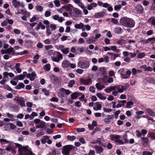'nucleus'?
<instances>
[{"instance_id": "9d476101", "label": "nucleus", "mask_w": 155, "mask_h": 155, "mask_svg": "<svg viewBox=\"0 0 155 155\" xmlns=\"http://www.w3.org/2000/svg\"><path fill=\"white\" fill-rule=\"evenodd\" d=\"M12 5L15 8H18L20 6L24 7V5L22 2H20L17 0H12Z\"/></svg>"}, {"instance_id": "72a5a7b5", "label": "nucleus", "mask_w": 155, "mask_h": 155, "mask_svg": "<svg viewBox=\"0 0 155 155\" xmlns=\"http://www.w3.org/2000/svg\"><path fill=\"white\" fill-rule=\"evenodd\" d=\"M39 58V55L38 54H37L34 57V60L33 62L34 63L36 64L38 62V60Z\"/></svg>"}, {"instance_id": "0eeeda50", "label": "nucleus", "mask_w": 155, "mask_h": 155, "mask_svg": "<svg viewBox=\"0 0 155 155\" xmlns=\"http://www.w3.org/2000/svg\"><path fill=\"white\" fill-rule=\"evenodd\" d=\"M73 146L72 145H68L63 147L62 153L64 155H68L70 151L73 149Z\"/></svg>"}, {"instance_id": "4be33fe9", "label": "nucleus", "mask_w": 155, "mask_h": 155, "mask_svg": "<svg viewBox=\"0 0 155 155\" xmlns=\"http://www.w3.org/2000/svg\"><path fill=\"white\" fill-rule=\"evenodd\" d=\"M145 110L146 112L150 116H155V113L151 109L148 108L146 109Z\"/></svg>"}, {"instance_id": "8fccbe9b", "label": "nucleus", "mask_w": 155, "mask_h": 155, "mask_svg": "<svg viewBox=\"0 0 155 155\" xmlns=\"http://www.w3.org/2000/svg\"><path fill=\"white\" fill-rule=\"evenodd\" d=\"M121 7L122 6L121 5H116L114 6V9L115 10L117 11H119L120 10Z\"/></svg>"}, {"instance_id": "39448f33", "label": "nucleus", "mask_w": 155, "mask_h": 155, "mask_svg": "<svg viewBox=\"0 0 155 155\" xmlns=\"http://www.w3.org/2000/svg\"><path fill=\"white\" fill-rule=\"evenodd\" d=\"M90 66V63L88 61H79L78 63V66L82 69L88 68Z\"/></svg>"}, {"instance_id": "338daca9", "label": "nucleus", "mask_w": 155, "mask_h": 155, "mask_svg": "<svg viewBox=\"0 0 155 155\" xmlns=\"http://www.w3.org/2000/svg\"><path fill=\"white\" fill-rule=\"evenodd\" d=\"M111 21L115 25H117L118 23V21L114 18H111Z\"/></svg>"}, {"instance_id": "6e6d98bb", "label": "nucleus", "mask_w": 155, "mask_h": 155, "mask_svg": "<svg viewBox=\"0 0 155 155\" xmlns=\"http://www.w3.org/2000/svg\"><path fill=\"white\" fill-rule=\"evenodd\" d=\"M94 42V41L93 40L92 38L91 37H90L87 40V43L88 44H91V43H93Z\"/></svg>"}, {"instance_id": "de8ad7c7", "label": "nucleus", "mask_w": 155, "mask_h": 155, "mask_svg": "<svg viewBox=\"0 0 155 155\" xmlns=\"http://www.w3.org/2000/svg\"><path fill=\"white\" fill-rule=\"evenodd\" d=\"M35 8L36 10L39 12H41L43 10V8L41 5H37L35 6Z\"/></svg>"}, {"instance_id": "3c124183", "label": "nucleus", "mask_w": 155, "mask_h": 155, "mask_svg": "<svg viewBox=\"0 0 155 155\" xmlns=\"http://www.w3.org/2000/svg\"><path fill=\"white\" fill-rule=\"evenodd\" d=\"M77 50L80 54H81L84 51V47L78 48L77 49Z\"/></svg>"}, {"instance_id": "c85d7f7f", "label": "nucleus", "mask_w": 155, "mask_h": 155, "mask_svg": "<svg viewBox=\"0 0 155 155\" xmlns=\"http://www.w3.org/2000/svg\"><path fill=\"white\" fill-rule=\"evenodd\" d=\"M25 86V85L23 83H21L15 87V88L17 89H19L24 88Z\"/></svg>"}, {"instance_id": "f704fd0d", "label": "nucleus", "mask_w": 155, "mask_h": 155, "mask_svg": "<svg viewBox=\"0 0 155 155\" xmlns=\"http://www.w3.org/2000/svg\"><path fill=\"white\" fill-rule=\"evenodd\" d=\"M148 135L149 137L153 139H155V133L150 132L148 133Z\"/></svg>"}, {"instance_id": "b1692460", "label": "nucleus", "mask_w": 155, "mask_h": 155, "mask_svg": "<svg viewBox=\"0 0 155 155\" xmlns=\"http://www.w3.org/2000/svg\"><path fill=\"white\" fill-rule=\"evenodd\" d=\"M20 66V64L19 63H16L15 66V68L16 71L18 73H20L21 72V70L19 68Z\"/></svg>"}, {"instance_id": "09e8293b", "label": "nucleus", "mask_w": 155, "mask_h": 155, "mask_svg": "<svg viewBox=\"0 0 155 155\" xmlns=\"http://www.w3.org/2000/svg\"><path fill=\"white\" fill-rule=\"evenodd\" d=\"M27 46L28 47H31L33 45V42L31 40H28L26 41Z\"/></svg>"}, {"instance_id": "79ce46f5", "label": "nucleus", "mask_w": 155, "mask_h": 155, "mask_svg": "<svg viewBox=\"0 0 155 155\" xmlns=\"http://www.w3.org/2000/svg\"><path fill=\"white\" fill-rule=\"evenodd\" d=\"M118 72L120 75V77L122 75L125 73V69L124 68H121L118 70Z\"/></svg>"}, {"instance_id": "ddd939ff", "label": "nucleus", "mask_w": 155, "mask_h": 155, "mask_svg": "<svg viewBox=\"0 0 155 155\" xmlns=\"http://www.w3.org/2000/svg\"><path fill=\"white\" fill-rule=\"evenodd\" d=\"M114 117V116L113 115H108L106 118H105L104 120L106 124H108L111 121V120Z\"/></svg>"}, {"instance_id": "a211bd4d", "label": "nucleus", "mask_w": 155, "mask_h": 155, "mask_svg": "<svg viewBox=\"0 0 155 155\" xmlns=\"http://www.w3.org/2000/svg\"><path fill=\"white\" fill-rule=\"evenodd\" d=\"M94 148L95 149L97 153L99 154L102 153L104 150L100 146L94 147Z\"/></svg>"}, {"instance_id": "bf43d9fd", "label": "nucleus", "mask_w": 155, "mask_h": 155, "mask_svg": "<svg viewBox=\"0 0 155 155\" xmlns=\"http://www.w3.org/2000/svg\"><path fill=\"white\" fill-rule=\"evenodd\" d=\"M52 40L53 41H56L58 39V36L56 35H52Z\"/></svg>"}, {"instance_id": "a18cd8bd", "label": "nucleus", "mask_w": 155, "mask_h": 155, "mask_svg": "<svg viewBox=\"0 0 155 155\" xmlns=\"http://www.w3.org/2000/svg\"><path fill=\"white\" fill-rule=\"evenodd\" d=\"M14 143L12 142V143H10L8 145V146L12 150V152H14L15 149V147L13 145Z\"/></svg>"}, {"instance_id": "f257e3e1", "label": "nucleus", "mask_w": 155, "mask_h": 155, "mask_svg": "<svg viewBox=\"0 0 155 155\" xmlns=\"http://www.w3.org/2000/svg\"><path fill=\"white\" fill-rule=\"evenodd\" d=\"M120 24L126 27L133 28L134 26V22L132 19L126 17H123L120 20Z\"/></svg>"}, {"instance_id": "a878e982", "label": "nucleus", "mask_w": 155, "mask_h": 155, "mask_svg": "<svg viewBox=\"0 0 155 155\" xmlns=\"http://www.w3.org/2000/svg\"><path fill=\"white\" fill-rule=\"evenodd\" d=\"M96 95L98 98L101 100H104L106 99V97L100 93H97Z\"/></svg>"}, {"instance_id": "680f3d73", "label": "nucleus", "mask_w": 155, "mask_h": 155, "mask_svg": "<svg viewBox=\"0 0 155 155\" xmlns=\"http://www.w3.org/2000/svg\"><path fill=\"white\" fill-rule=\"evenodd\" d=\"M54 2L57 7H59L61 5V4L58 0H55L54 1Z\"/></svg>"}, {"instance_id": "5701e85b", "label": "nucleus", "mask_w": 155, "mask_h": 155, "mask_svg": "<svg viewBox=\"0 0 155 155\" xmlns=\"http://www.w3.org/2000/svg\"><path fill=\"white\" fill-rule=\"evenodd\" d=\"M148 22L151 25H155V17H152L150 18L148 20Z\"/></svg>"}, {"instance_id": "2eb2a0df", "label": "nucleus", "mask_w": 155, "mask_h": 155, "mask_svg": "<svg viewBox=\"0 0 155 155\" xmlns=\"http://www.w3.org/2000/svg\"><path fill=\"white\" fill-rule=\"evenodd\" d=\"M70 62L67 60H64L61 64L62 67L64 68H68L69 66Z\"/></svg>"}, {"instance_id": "864d4df0", "label": "nucleus", "mask_w": 155, "mask_h": 155, "mask_svg": "<svg viewBox=\"0 0 155 155\" xmlns=\"http://www.w3.org/2000/svg\"><path fill=\"white\" fill-rule=\"evenodd\" d=\"M18 104L21 107H24L25 106V102L23 100H18Z\"/></svg>"}, {"instance_id": "c03bdc74", "label": "nucleus", "mask_w": 155, "mask_h": 155, "mask_svg": "<svg viewBox=\"0 0 155 155\" xmlns=\"http://www.w3.org/2000/svg\"><path fill=\"white\" fill-rule=\"evenodd\" d=\"M24 76L22 74L18 75L16 76V78L17 80H22L24 79Z\"/></svg>"}, {"instance_id": "dca6fc26", "label": "nucleus", "mask_w": 155, "mask_h": 155, "mask_svg": "<svg viewBox=\"0 0 155 155\" xmlns=\"http://www.w3.org/2000/svg\"><path fill=\"white\" fill-rule=\"evenodd\" d=\"M95 86L97 90L99 91H101L102 89L105 88V86L100 82L96 83Z\"/></svg>"}, {"instance_id": "cd10ccee", "label": "nucleus", "mask_w": 155, "mask_h": 155, "mask_svg": "<svg viewBox=\"0 0 155 155\" xmlns=\"http://www.w3.org/2000/svg\"><path fill=\"white\" fill-rule=\"evenodd\" d=\"M104 13L102 12L97 13L95 15V17L97 18H100L104 16Z\"/></svg>"}, {"instance_id": "37998d69", "label": "nucleus", "mask_w": 155, "mask_h": 155, "mask_svg": "<svg viewBox=\"0 0 155 155\" xmlns=\"http://www.w3.org/2000/svg\"><path fill=\"white\" fill-rule=\"evenodd\" d=\"M67 139L71 141H73L76 139V137L74 136L68 135L67 137Z\"/></svg>"}, {"instance_id": "9b49d317", "label": "nucleus", "mask_w": 155, "mask_h": 155, "mask_svg": "<svg viewBox=\"0 0 155 155\" xmlns=\"http://www.w3.org/2000/svg\"><path fill=\"white\" fill-rule=\"evenodd\" d=\"M131 72L130 71L128 70L123 74L121 78L122 79H127L129 78L131 75Z\"/></svg>"}, {"instance_id": "0e129e2a", "label": "nucleus", "mask_w": 155, "mask_h": 155, "mask_svg": "<svg viewBox=\"0 0 155 155\" xmlns=\"http://www.w3.org/2000/svg\"><path fill=\"white\" fill-rule=\"evenodd\" d=\"M51 12L49 11H47L45 13V16L46 17H48L51 15Z\"/></svg>"}, {"instance_id": "6ab92c4d", "label": "nucleus", "mask_w": 155, "mask_h": 155, "mask_svg": "<svg viewBox=\"0 0 155 155\" xmlns=\"http://www.w3.org/2000/svg\"><path fill=\"white\" fill-rule=\"evenodd\" d=\"M97 6V4L94 2L92 3L87 6V8L89 10H91Z\"/></svg>"}, {"instance_id": "423d86ee", "label": "nucleus", "mask_w": 155, "mask_h": 155, "mask_svg": "<svg viewBox=\"0 0 155 155\" xmlns=\"http://www.w3.org/2000/svg\"><path fill=\"white\" fill-rule=\"evenodd\" d=\"M70 94L71 91L70 90L62 88L58 93V96L59 97L63 98L64 97L65 94L69 95Z\"/></svg>"}, {"instance_id": "ea45409f", "label": "nucleus", "mask_w": 155, "mask_h": 155, "mask_svg": "<svg viewBox=\"0 0 155 155\" xmlns=\"http://www.w3.org/2000/svg\"><path fill=\"white\" fill-rule=\"evenodd\" d=\"M126 42L125 40L121 39L117 41V43L119 45H123L126 43Z\"/></svg>"}, {"instance_id": "e433bc0d", "label": "nucleus", "mask_w": 155, "mask_h": 155, "mask_svg": "<svg viewBox=\"0 0 155 155\" xmlns=\"http://www.w3.org/2000/svg\"><path fill=\"white\" fill-rule=\"evenodd\" d=\"M121 88L123 90V91L128 89L129 87V84L127 83L125 84L124 85H121Z\"/></svg>"}, {"instance_id": "bb28decb", "label": "nucleus", "mask_w": 155, "mask_h": 155, "mask_svg": "<svg viewBox=\"0 0 155 155\" xmlns=\"http://www.w3.org/2000/svg\"><path fill=\"white\" fill-rule=\"evenodd\" d=\"M110 50L113 51L115 52L118 53L120 51V50L117 49V47L116 46H110Z\"/></svg>"}, {"instance_id": "58836bf2", "label": "nucleus", "mask_w": 155, "mask_h": 155, "mask_svg": "<svg viewBox=\"0 0 155 155\" xmlns=\"http://www.w3.org/2000/svg\"><path fill=\"white\" fill-rule=\"evenodd\" d=\"M145 56V54L144 52H141L139 53L137 55L138 58L141 59L144 57Z\"/></svg>"}, {"instance_id": "6e6552de", "label": "nucleus", "mask_w": 155, "mask_h": 155, "mask_svg": "<svg viewBox=\"0 0 155 155\" xmlns=\"http://www.w3.org/2000/svg\"><path fill=\"white\" fill-rule=\"evenodd\" d=\"M80 82L81 84L88 85L92 84V80L90 78L84 79L81 78L80 81Z\"/></svg>"}, {"instance_id": "603ef678", "label": "nucleus", "mask_w": 155, "mask_h": 155, "mask_svg": "<svg viewBox=\"0 0 155 155\" xmlns=\"http://www.w3.org/2000/svg\"><path fill=\"white\" fill-rule=\"evenodd\" d=\"M71 99L74 100L76 99L78 97V94L76 92L74 93L71 94Z\"/></svg>"}, {"instance_id": "412c9836", "label": "nucleus", "mask_w": 155, "mask_h": 155, "mask_svg": "<svg viewBox=\"0 0 155 155\" xmlns=\"http://www.w3.org/2000/svg\"><path fill=\"white\" fill-rule=\"evenodd\" d=\"M143 141V145H147L149 142V139L147 137H142L141 138Z\"/></svg>"}, {"instance_id": "4c0bfd02", "label": "nucleus", "mask_w": 155, "mask_h": 155, "mask_svg": "<svg viewBox=\"0 0 155 155\" xmlns=\"http://www.w3.org/2000/svg\"><path fill=\"white\" fill-rule=\"evenodd\" d=\"M46 33L47 36H49V35L52 34L51 30L50 29L49 26H46Z\"/></svg>"}, {"instance_id": "2f4dec72", "label": "nucleus", "mask_w": 155, "mask_h": 155, "mask_svg": "<svg viewBox=\"0 0 155 155\" xmlns=\"http://www.w3.org/2000/svg\"><path fill=\"white\" fill-rule=\"evenodd\" d=\"M69 48L64 47L63 48V49L61 50V51L64 54H67L69 52Z\"/></svg>"}, {"instance_id": "4468645a", "label": "nucleus", "mask_w": 155, "mask_h": 155, "mask_svg": "<svg viewBox=\"0 0 155 155\" xmlns=\"http://www.w3.org/2000/svg\"><path fill=\"white\" fill-rule=\"evenodd\" d=\"M101 105L99 102L95 103L93 107L94 110L95 111L101 110Z\"/></svg>"}, {"instance_id": "f3484780", "label": "nucleus", "mask_w": 155, "mask_h": 155, "mask_svg": "<svg viewBox=\"0 0 155 155\" xmlns=\"http://www.w3.org/2000/svg\"><path fill=\"white\" fill-rule=\"evenodd\" d=\"M36 127L37 128H46L45 122L41 121V122L36 126Z\"/></svg>"}, {"instance_id": "473e14b6", "label": "nucleus", "mask_w": 155, "mask_h": 155, "mask_svg": "<svg viewBox=\"0 0 155 155\" xmlns=\"http://www.w3.org/2000/svg\"><path fill=\"white\" fill-rule=\"evenodd\" d=\"M51 68V66L50 64H47L44 66V69L45 70L47 71H49Z\"/></svg>"}, {"instance_id": "20e7f679", "label": "nucleus", "mask_w": 155, "mask_h": 155, "mask_svg": "<svg viewBox=\"0 0 155 155\" xmlns=\"http://www.w3.org/2000/svg\"><path fill=\"white\" fill-rule=\"evenodd\" d=\"M74 27L77 29H81L82 31H84L86 30L87 31H90L91 28L89 25H84L83 23H80L79 24L75 25Z\"/></svg>"}, {"instance_id": "052dcab7", "label": "nucleus", "mask_w": 155, "mask_h": 155, "mask_svg": "<svg viewBox=\"0 0 155 155\" xmlns=\"http://www.w3.org/2000/svg\"><path fill=\"white\" fill-rule=\"evenodd\" d=\"M153 153L152 152L145 151L143 152L142 155H152Z\"/></svg>"}, {"instance_id": "aec40b11", "label": "nucleus", "mask_w": 155, "mask_h": 155, "mask_svg": "<svg viewBox=\"0 0 155 155\" xmlns=\"http://www.w3.org/2000/svg\"><path fill=\"white\" fill-rule=\"evenodd\" d=\"M136 10L140 13H142L143 12V9L142 5H137L136 7Z\"/></svg>"}, {"instance_id": "13d9d810", "label": "nucleus", "mask_w": 155, "mask_h": 155, "mask_svg": "<svg viewBox=\"0 0 155 155\" xmlns=\"http://www.w3.org/2000/svg\"><path fill=\"white\" fill-rule=\"evenodd\" d=\"M2 142L6 143H12V141L7 140L5 139H0V143H2Z\"/></svg>"}, {"instance_id": "1a4fd4ad", "label": "nucleus", "mask_w": 155, "mask_h": 155, "mask_svg": "<svg viewBox=\"0 0 155 155\" xmlns=\"http://www.w3.org/2000/svg\"><path fill=\"white\" fill-rule=\"evenodd\" d=\"M55 53H56L57 57L52 56L51 57V59L55 62H58L60 60L62 59V55L59 52H55Z\"/></svg>"}, {"instance_id": "7ed1b4c3", "label": "nucleus", "mask_w": 155, "mask_h": 155, "mask_svg": "<svg viewBox=\"0 0 155 155\" xmlns=\"http://www.w3.org/2000/svg\"><path fill=\"white\" fill-rule=\"evenodd\" d=\"M109 137L111 140L117 143L119 145L124 144V142L120 140L121 136L120 135L111 134L109 136Z\"/></svg>"}, {"instance_id": "49530a36", "label": "nucleus", "mask_w": 155, "mask_h": 155, "mask_svg": "<svg viewBox=\"0 0 155 155\" xmlns=\"http://www.w3.org/2000/svg\"><path fill=\"white\" fill-rule=\"evenodd\" d=\"M75 81L74 80H72L69 82L68 86L69 87H72L75 84Z\"/></svg>"}, {"instance_id": "774afa93", "label": "nucleus", "mask_w": 155, "mask_h": 155, "mask_svg": "<svg viewBox=\"0 0 155 155\" xmlns=\"http://www.w3.org/2000/svg\"><path fill=\"white\" fill-rule=\"evenodd\" d=\"M151 9L152 10H155V0H153V3Z\"/></svg>"}, {"instance_id": "f03ea898", "label": "nucleus", "mask_w": 155, "mask_h": 155, "mask_svg": "<svg viewBox=\"0 0 155 155\" xmlns=\"http://www.w3.org/2000/svg\"><path fill=\"white\" fill-rule=\"evenodd\" d=\"M15 146L18 148V151L22 154L29 155L32 154V152L28 150L26 147H22L21 144L15 143Z\"/></svg>"}, {"instance_id": "c756f323", "label": "nucleus", "mask_w": 155, "mask_h": 155, "mask_svg": "<svg viewBox=\"0 0 155 155\" xmlns=\"http://www.w3.org/2000/svg\"><path fill=\"white\" fill-rule=\"evenodd\" d=\"M73 11L76 14L78 15H81L82 14L81 11L78 8H74L73 9Z\"/></svg>"}, {"instance_id": "69168bd1", "label": "nucleus", "mask_w": 155, "mask_h": 155, "mask_svg": "<svg viewBox=\"0 0 155 155\" xmlns=\"http://www.w3.org/2000/svg\"><path fill=\"white\" fill-rule=\"evenodd\" d=\"M95 88L93 86H91L89 88V91L92 93H94L95 92Z\"/></svg>"}, {"instance_id": "4d7b16f0", "label": "nucleus", "mask_w": 155, "mask_h": 155, "mask_svg": "<svg viewBox=\"0 0 155 155\" xmlns=\"http://www.w3.org/2000/svg\"><path fill=\"white\" fill-rule=\"evenodd\" d=\"M42 91L44 93L45 95L46 96H48L49 94V90H47L45 88H43Z\"/></svg>"}, {"instance_id": "a19ab883", "label": "nucleus", "mask_w": 155, "mask_h": 155, "mask_svg": "<svg viewBox=\"0 0 155 155\" xmlns=\"http://www.w3.org/2000/svg\"><path fill=\"white\" fill-rule=\"evenodd\" d=\"M134 102L132 101H130L127 103L126 108H130L131 106L134 104Z\"/></svg>"}, {"instance_id": "f8f14e48", "label": "nucleus", "mask_w": 155, "mask_h": 155, "mask_svg": "<svg viewBox=\"0 0 155 155\" xmlns=\"http://www.w3.org/2000/svg\"><path fill=\"white\" fill-rule=\"evenodd\" d=\"M36 76V74L35 73L33 72L31 74H28L27 75V78L29 79L31 81H32L35 79V77Z\"/></svg>"}, {"instance_id": "5fc2aeb1", "label": "nucleus", "mask_w": 155, "mask_h": 155, "mask_svg": "<svg viewBox=\"0 0 155 155\" xmlns=\"http://www.w3.org/2000/svg\"><path fill=\"white\" fill-rule=\"evenodd\" d=\"M120 57V56L119 54H116L114 53H113V54H112V55L111 56V58H113L114 60H115L117 57Z\"/></svg>"}, {"instance_id": "393cba45", "label": "nucleus", "mask_w": 155, "mask_h": 155, "mask_svg": "<svg viewBox=\"0 0 155 155\" xmlns=\"http://www.w3.org/2000/svg\"><path fill=\"white\" fill-rule=\"evenodd\" d=\"M115 91L117 90V91L119 93H122L123 92V90L121 88V85L115 86Z\"/></svg>"}, {"instance_id": "c9c22d12", "label": "nucleus", "mask_w": 155, "mask_h": 155, "mask_svg": "<svg viewBox=\"0 0 155 155\" xmlns=\"http://www.w3.org/2000/svg\"><path fill=\"white\" fill-rule=\"evenodd\" d=\"M114 32L116 33L119 34L122 33V29L120 27H117L115 28Z\"/></svg>"}, {"instance_id": "7c9ffc66", "label": "nucleus", "mask_w": 155, "mask_h": 155, "mask_svg": "<svg viewBox=\"0 0 155 155\" xmlns=\"http://www.w3.org/2000/svg\"><path fill=\"white\" fill-rule=\"evenodd\" d=\"M66 8L68 11H71L72 10H73V9L74 8L71 4H68L66 5Z\"/></svg>"}, {"instance_id": "e2e57ef3", "label": "nucleus", "mask_w": 155, "mask_h": 155, "mask_svg": "<svg viewBox=\"0 0 155 155\" xmlns=\"http://www.w3.org/2000/svg\"><path fill=\"white\" fill-rule=\"evenodd\" d=\"M37 116V114L36 113L34 112H33L30 115V120L33 119L35 117Z\"/></svg>"}]
</instances>
